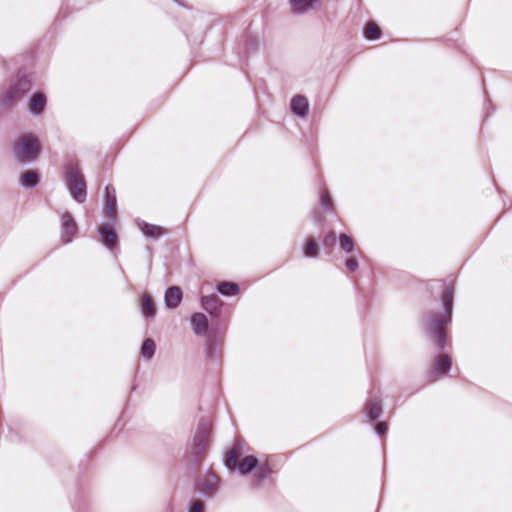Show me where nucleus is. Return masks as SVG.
<instances>
[{"label":"nucleus","instance_id":"obj_28","mask_svg":"<svg viewBox=\"0 0 512 512\" xmlns=\"http://www.w3.org/2000/svg\"><path fill=\"white\" fill-rule=\"evenodd\" d=\"M156 352V344L153 339L145 338L140 348V354L145 360H151Z\"/></svg>","mask_w":512,"mask_h":512},{"label":"nucleus","instance_id":"obj_15","mask_svg":"<svg viewBox=\"0 0 512 512\" xmlns=\"http://www.w3.org/2000/svg\"><path fill=\"white\" fill-rule=\"evenodd\" d=\"M63 178L66 187L79 181L85 180L84 175L80 170L79 162L77 160L74 162L67 163L64 166Z\"/></svg>","mask_w":512,"mask_h":512},{"label":"nucleus","instance_id":"obj_14","mask_svg":"<svg viewBox=\"0 0 512 512\" xmlns=\"http://www.w3.org/2000/svg\"><path fill=\"white\" fill-rule=\"evenodd\" d=\"M291 13L303 15L309 11L317 10L322 5V0H289Z\"/></svg>","mask_w":512,"mask_h":512},{"label":"nucleus","instance_id":"obj_5","mask_svg":"<svg viewBox=\"0 0 512 512\" xmlns=\"http://www.w3.org/2000/svg\"><path fill=\"white\" fill-rule=\"evenodd\" d=\"M219 477L214 473H208L198 477L194 481L195 491L206 499H211L219 490Z\"/></svg>","mask_w":512,"mask_h":512},{"label":"nucleus","instance_id":"obj_12","mask_svg":"<svg viewBox=\"0 0 512 512\" xmlns=\"http://www.w3.org/2000/svg\"><path fill=\"white\" fill-rule=\"evenodd\" d=\"M245 446L246 442L243 439L238 438L235 440L232 447L223 458V463L227 469L233 467L236 462L243 458Z\"/></svg>","mask_w":512,"mask_h":512},{"label":"nucleus","instance_id":"obj_31","mask_svg":"<svg viewBox=\"0 0 512 512\" xmlns=\"http://www.w3.org/2000/svg\"><path fill=\"white\" fill-rule=\"evenodd\" d=\"M319 204L324 211H334L333 200L328 190L323 189L320 192Z\"/></svg>","mask_w":512,"mask_h":512},{"label":"nucleus","instance_id":"obj_27","mask_svg":"<svg viewBox=\"0 0 512 512\" xmlns=\"http://www.w3.org/2000/svg\"><path fill=\"white\" fill-rule=\"evenodd\" d=\"M303 254L307 258H316L319 254V244L316 238L310 236L303 245Z\"/></svg>","mask_w":512,"mask_h":512},{"label":"nucleus","instance_id":"obj_30","mask_svg":"<svg viewBox=\"0 0 512 512\" xmlns=\"http://www.w3.org/2000/svg\"><path fill=\"white\" fill-rule=\"evenodd\" d=\"M381 35V28L374 22H369L363 30V36L368 41H375L379 39Z\"/></svg>","mask_w":512,"mask_h":512},{"label":"nucleus","instance_id":"obj_40","mask_svg":"<svg viewBox=\"0 0 512 512\" xmlns=\"http://www.w3.org/2000/svg\"><path fill=\"white\" fill-rule=\"evenodd\" d=\"M136 389H137V385H133L131 390L135 391Z\"/></svg>","mask_w":512,"mask_h":512},{"label":"nucleus","instance_id":"obj_19","mask_svg":"<svg viewBox=\"0 0 512 512\" xmlns=\"http://www.w3.org/2000/svg\"><path fill=\"white\" fill-rule=\"evenodd\" d=\"M183 299V292L178 286H169L164 294L165 306L168 309H176Z\"/></svg>","mask_w":512,"mask_h":512},{"label":"nucleus","instance_id":"obj_37","mask_svg":"<svg viewBox=\"0 0 512 512\" xmlns=\"http://www.w3.org/2000/svg\"><path fill=\"white\" fill-rule=\"evenodd\" d=\"M9 432H10V440L15 441L17 438V434L14 433V429L12 427L9 428Z\"/></svg>","mask_w":512,"mask_h":512},{"label":"nucleus","instance_id":"obj_35","mask_svg":"<svg viewBox=\"0 0 512 512\" xmlns=\"http://www.w3.org/2000/svg\"><path fill=\"white\" fill-rule=\"evenodd\" d=\"M344 265L348 271L355 272L359 267V262L356 256L352 255L345 259Z\"/></svg>","mask_w":512,"mask_h":512},{"label":"nucleus","instance_id":"obj_36","mask_svg":"<svg viewBox=\"0 0 512 512\" xmlns=\"http://www.w3.org/2000/svg\"><path fill=\"white\" fill-rule=\"evenodd\" d=\"M374 424V431L375 433L380 436V437H383L387 434L388 432V424L386 422H381V421H377L376 423H373Z\"/></svg>","mask_w":512,"mask_h":512},{"label":"nucleus","instance_id":"obj_24","mask_svg":"<svg viewBox=\"0 0 512 512\" xmlns=\"http://www.w3.org/2000/svg\"><path fill=\"white\" fill-rule=\"evenodd\" d=\"M71 198L79 204L86 201L87 198V185L86 181H79L67 187Z\"/></svg>","mask_w":512,"mask_h":512},{"label":"nucleus","instance_id":"obj_26","mask_svg":"<svg viewBox=\"0 0 512 512\" xmlns=\"http://www.w3.org/2000/svg\"><path fill=\"white\" fill-rule=\"evenodd\" d=\"M215 289L225 297L237 296L240 293V287L236 282L220 281L216 283Z\"/></svg>","mask_w":512,"mask_h":512},{"label":"nucleus","instance_id":"obj_1","mask_svg":"<svg viewBox=\"0 0 512 512\" xmlns=\"http://www.w3.org/2000/svg\"><path fill=\"white\" fill-rule=\"evenodd\" d=\"M442 286L440 304L443 312H430L423 320L424 329L438 352L444 351L448 345L446 328L452 322L455 290L453 283L443 282Z\"/></svg>","mask_w":512,"mask_h":512},{"label":"nucleus","instance_id":"obj_21","mask_svg":"<svg viewBox=\"0 0 512 512\" xmlns=\"http://www.w3.org/2000/svg\"><path fill=\"white\" fill-rule=\"evenodd\" d=\"M137 225L143 235L152 240H157L165 234V228L159 225L151 224L143 220H138Z\"/></svg>","mask_w":512,"mask_h":512},{"label":"nucleus","instance_id":"obj_16","mask_svg":"<svg viewBox=\"0 0 512 512\" xmlns=\"http://www.w3.org/2000/svg\"><path fill=\"white\" fill-rule=\"evenodd\" d=\"M106 198V217L113 223L116 219L117 196L116 190L112 184H107L104 188Z\"/></svg>","mask_w":512,"mask_h":512},{"label":"nucleus","instance_id":"obj_25","mask_svg":"<svg viewBox=\"0 0 512 512\" xmlns=\"http://www.w3.org/2000/svg\"><path fill=\"white\" fill-rule=\"evenodd\" d=\"M140 308L141 313L144 318L152 319L156 314V306L153 298L147 294L143 293L140 297Z\"/></svg>","mask_w":512,"mask_h":512},{"label":"nucleus","instance_id":"obj_3","mask_svg":"<svg viewBox=\"0 0 512 512\" xmlns=\"http://www.w3.org/2000/svg\"><path fill=\"white\" fill-rule=\"evenodd\" d=\"M41 153V145L34 135L20 138L19 144L13 145L12 154L18 164L25 165L35 162Z\"/></svg>","mask_w":512,"mask_h":512},{"label":"nucleus","instance_id":"obj_29","mask_svg":"<svg viewBox=\"0 0 512 512\" xmlns=\"http://www.w3.org/2000/svg\"><path fill=\"white\" fill-rule=\"evenodd\" d=\"M339 246L341 250L347 254L352 253L355 249L356 243L352 235L341 233L338 236Z\"/></svg>","mask_w":512,"mask_h":512},{"label":"nucleus","instance_id":"obj_22","mask_svg":"<svg viewBox=\"0 0 512 512\" xmlns=\"http://www.w3.org/2000/svg\"><path fill=\"white\" fill-rule=\"evenodd\" d=\"M290 109L297 117L304 118L309 112V102L305 96L298 94L292 98Z\"/></svg>","mask_w":512,"mask_h":512},{"label":"nucleus","instance_id":"obj_13","mask_svg":"<svg viewBox=\"0 0 512 512\" xmlns=\"http://www.w3.org/2000/svg\"><path fill=\"white\" fill-rule=\"evenodd\" d=\"M259 467V460L254 455L241 458L233 467H229V471H237L242 476L250 475Z\"/></svg>","mask_w":512,"mask_h":512},{"label":"nucleus","instance_id":"obj_9","mask_svg":"<svg viewBox=\"0 0 512 512\" xmlns=\"http://www.w3.org/2000/svg\"><path fill=\"white\" fill-rule=\"evenodd\" d=\"M78 234V226L71 214L65 212L61 215V241L69 244Z\"/></svg>","mask_w":512,"mask_h":512},{"label":"nucleus","instance_id":"obj_33","mask_svg":"<svg viewBox=\"0 0 512 512\" xmlns=\"http://www.w3.org/2000/svg\"><path fill=\"white\" fill-rule=\"evenodd\" d=\"M186 512H206V504L198 498H192L187 505Z\"/></svg>","mask_w":512,"mask_h":512},{"label":"nucleus","instance_id":"obj_20","mask_svg":"<svg viewBox=\"0 0 512 512\" xmlns=\"http://www.w3.org/2000/svg\"><path fill=\"white\" fill-rule=\"evenodd\" d=\"M452 367V359L448 354L438 355L433 364L432 374L434 376H446Z\"/></svg>","mask_w":512,"mask_h":512},{"label":"nucleus","instance_id":"obj_23","mask_svg":"<svg viewBox=\"0 0 512 512\" xmlns=\"http://www.w3.org/2000/svg\"><path fill=\"white\" fill-rule=\"evenodd\" d=\"M274 471L270 468L268 463H264L257 468V472L251 479V485L253 488L258 489L262 486L263 482L268 480Z\"/></svg>","mask_w":512,"mask_h":512},{"label":"nucleus","instance_id":"obj_34","mask_svg":"<svg viewBox=\"0 0 512 512\" xmlns=\"http://www.w3.org/2000/svg\"><path fill=\"white\" fill-rule=\"evenodd\" d=\"M336 239H338V237L336 236V233L331 230L329 231L325 236L324 238L322 239V245L324 248L326 249H331L333 248V246L335 245L336 243Z\"/></svg>","mask_w":512,"mask_h":512},{"label":"nucleus","instance_id":"obj_2","mask_svg":"<svg viewBox=\"0 0 512 512\" xmlns=\"http://www.w3.org/2000/svg\"><path fill=\"white\" fill-rule=\"evenodd\" d=\"M211 424L207 418H201L197 424L191 444V458L195 469H199L206 457L209 439L211 435Z\"/></svg>","mask_w":512,"mask_h":512},{"label":"nucleus","instance_id":"obj_8","mask_svg":"<svg viewBox=\"0 0 512 512\" xmlns=\"http://www.w3.org/2000/svg\"><path fill=\"white\" fill-rule=\"evenodd\" d=\"M200 304L212 319L220 318L224 302L216 294L202 295Z\"/></svg>","mask_w":512,"mask_h":512},{"label":"nucleus","instance_id":"obj_11","mask_svg":"<svg viewBox=\"0 0 512 512\" xmlns=\"http://www.w3.org/2000/svg\"><path fill=\"white\" fill-rule=\"evenodd\" d=\"M47 106V97L44 92L35 91L33 92L28 100L27 109L29 113L35 117L41 116Z\"/></svg>","mask_w":512,"mask_h":512},{"label":"nucleus","instance_id":"obj_17","mask_svg":"<svg viewBox=\"0 0 512 512\" xmlns=\"http://www.w3.org/2000/svg\"><path fill=\"white\" fill-rule=\"evenodd\" d=\"M19 185L25 189H34L41 182V173L34 170H24L19 174Z\"/></svg>","mask_w":512,"mask_h":512},{"label":"nucleus","instance_id":"obj_39","mask_svg":"<svg viewBox=\"0 0 512 512\" xmlns=\"http://www.w3.org/2000/svg\"><path fill=\"white\" fill-rule=\"evenodd\" d=\"M488 105L489 107L491 108V111L493 112L494 111V108L492 107V103L488 100Z\"/></svg>","mask_w":512,"mask_h":512},{"label":"nucleus","instance_id":"obj_4","mask_svg":"<svg viewBox=\"0 0 512 512\" xmlns=\"http://www.w3.org/2000/svg\"><path fill=\"white\" fill-rule=\"evenodd\" d=\"M32 83L27 75L20 73L15 82L11 83L6 90L0 94V106L8 107L11 103L19 99L22 95L30 91Z\"/></svg>","mask_w":512,"mask_h":512},{"label":"nucleus","instance_id":"obj_32","mask_svg":"<svg viewBox=\"0 0 512 512\" xmlns=\"http://www.w3.org/2000/svg\"><path fill=\"white\" fill-rule=\"evenodd\" d=\"M260 45L259 39L255 35L247 34L244 42L245 51L250 54L258 50Z\"/></svg>","mask_w":512,"mask_h":512},{"label":"nucleus","instance_id":"obj_10","mask_svg":"<svg viewBox=\"0 0 512 512\" xmlns=\"http://www.w3.org/2000/svg\"><path fill=\"white\" fill-rule=\"evenodd\" d=\"M98 234L101 243L109 250H114L118 247L119 241L116 230L112 223H104L98 227Z\"/></svg>","mask_w":512,"mask_h":512},{"label":"nucleus","instance_id":"obj_38","mask_svg":"<svg viewBox=\"0 0 512 512\" xmlns=\"http://www.w3.org/2000/svg\"><path fill=\"white\" fill-rule=\"evenodd\" d=\"M176 4H178L179 6H182V7H185V2L184 0H173Z\"/></svg>","mask_w":512,"mask_h":512},{"label":"nucleus","instance_id":"obj_18","mask_svg":"<svg viewBox=\"0 0 512 512\" xmlns=\"http://www.w3.org/2000/svg\"><path fill=\"white\" fill-rule=\"evenodd\" d=\"M192 330L196 335L207 336L209 333L208 319L201 312H194L190 315Z\"/></svg>","mask_w":512,"mask_h":512},{"label":"nucleus","instance_id":"obj_7","mask_svg":"<svg viewBox=\"0 0 512 512\" xmlns=\"http://www.w3.org/2000/svg\"><path fill=\"white\" fill-rule=\"evenodd\" d=\"M363 412L366 420L371 424L376 423L383 414L382 401L373 391L368 395L363 407Z\"/></svg>","mask_w":512,"mask_h":512},{"label":"nucleus","instance_id":"obj_6","mask_svg":"<svg viewBox=\"0 0 512 512\" xmlns=\"http://www.w3.org/2000/svg\"><path fill=\"white\" fill-rule=\"evenodd\" d=\"M206 360L219 366L222 362V341L215 332L209 334L205 343Z\"/></svg>","mask_w":512,"mask_h":512}]
</instances>
